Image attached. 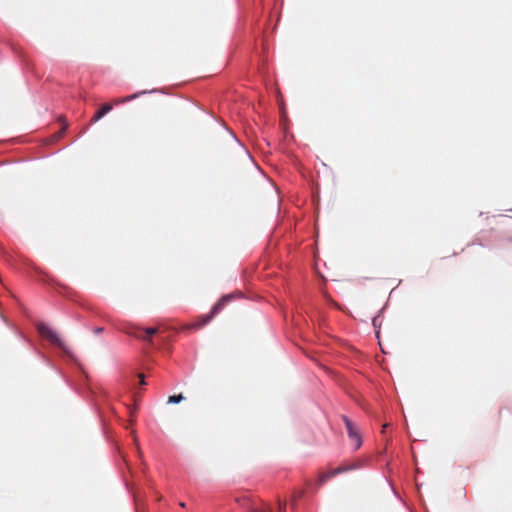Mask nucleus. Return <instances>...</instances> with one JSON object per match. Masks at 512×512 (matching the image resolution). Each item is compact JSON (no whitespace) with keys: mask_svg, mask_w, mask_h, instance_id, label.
Segmentation results:
<instances>
[{"mask_svg":"<svg viewBox=\"0 0 512 512\" xmlns=\"http://www.w3.org/2000/svg\"><path fill=\"white\" fill-rule=\"evenodd\" d=\"M231 299V295L223 296L221 299H219L214 306L212 307L209 314L202 315L198 318V320L190 325L185 326L183 329H200L201 327L208 324L211 319L217 315L220 310L223 308L225 303Z\"/></svg>","mask_w":512,"mask_h":512,"instance_id":"nucleus-1","label":"nucleus"},{"mask_svg":"<svg viewBox=\"0 0 512 512\" xmlns=\"http://www.w3.org/2000/svg\"><path fill=\"white\" fill-rule=\"evenodd\" d=\"M37 330L39 334L50 341L52 344L56 345L57 347L61 348L62 350H66V345L62 341V339L59 337V335L53 331L48 325L44 323H39L37 325Z\"/></svg>","mask_w":512,"mask_h":512,"instance_id":"nucleus-2","label":"nucleus"},{"mask_svg":"<svg viewBox=\"0 0 512 512\" xmlns=\"http://www.w3.org/2000/svg\"><path fill=\"white\" fill-rule=\"evenodd\" d=\"M342 418L345 423L351 445L353 446L354 450H358L362 445V437L360 431L354 422H352L347 416H343Z\"/></svg>","mask_w":512,"mask_h":512,"instance_id":"nucleus-3","label":"nucleus"},{"mask_svg":"<svg viewBox=\"0 0 512 512\" xmlns=\"http://www.w3.org/2000/svg\"><path fill=\"white\" fill-rule=\"evenodd\" d=\"M354 468H356V466L340 465L337 468L329 469L326 472H322V476H321L322 483L324 481L332 479L333 477H335L336 475H338L340 473H344V472L350 471V470H352Z\"/></svg>","mask_w":512,"mask_h":512,"instance_id":"nucleus-4","label":"nucleus"},{"mask_svg":"<svg viewBox=\"0 0 512 512\" xmlns=\"http://www.w3.org/2000/svg\"><path fill=\"white\" fill-rule=\"evenodd\" d=\"M113 109V105L110 103H105L101 106V108L94 114L91 119V123H95L99 121L102 117H104L107 113H109Z\"/></svg>","mask_w":512,"mask_h":512,"instance_id":"nucleus-5","label":"nucleus"},{"mask_svg":"<svg viewBox=\"0 0 512 512\" xmlns=\"http://www.w3.org/2000/svg\"><path fill=\"white\" fill-rule=\"evenodd\" d=\"M251 512H272L269 506L264 507H254ZM276 512H286V502L280 501L278 502V508Z\"/></svg>","mask_w":512,"mask_h":512,"instance_id":"nucleus-6","label":"nucleus"},{"mask_svg":"<svg viewBox=\"0 0 512 512\" xmlns=\"http://www.w3.org/2000/svg\"><path fill=\"white\" fill-rule=\"evenodd\" d=\"M144 93H145V91H142V92L134 93V94L129 95V96H125V97H121V98H116V99L113 100V103L115 105L124 104L126 102H129V101H132V100L138 98L140 95H142Z\"/></svg>","mask_w":512,"mask_h":512,"instance_id":"nucleus-7","label":"nucleus"},{"mask_svg":"<svg viewBox=\"0 0 512 512\" xmlns=\"http://www.w3.org/2000/svg\"><path fill=\"white\" fill-rule=\"evenodd\" d=\"M144 331H145L146 335L142 336L140 334L135 333V336L142 340L151 342V336L154 334H157L159 329L157 327H150V328H146Z\"/></svg>","mask_w":512,"mask_h":512,"instance_id":"nucleus-8","label":"nucleus"},{"mask_svg":"<svg viewBox=\"0 0 512 512\" xmlns=\"http://www.w3.org/2000/svg\"><path fill=\"white\" fill-rule=\"evenodd\" d=\"M303 494V491L299 490V491H295L291 497V508L292 509H295L296 507V502L299 498H301Z\"/></svg>","mask_w":512,"mask_h":512,"instance_id":"nucleus-9","label":"nucleus"},{"mask_svg":"<svg viewBox=\"0 0 512 512\" xmlns=\"http://www.w3.org/2000/svg\"><path fill=\"white\" fill-rule=\"evenodd\" d=\"M183 399H184V396L182 394L172 395V396L168 397L167 402L169 404H176V403L181 402Z\"/></svg>","mask_w":512,"mask_h":512,"instance_id":"nucleus-10","label":"nucleus"},{"mask_svg":"<svg viewBox=\"0 0 512 512\" xmlns=\"http://www.w3.org/2000/svg\"><path fill=\"white\" fill-rule=\"evenodd\" d=\"M66 128H67V124H65V125L63 126V128H62L58 133H56V134L53 136V140H55V141H56V140L60 139V138L64 135V133H65V131H66Z\"/></svg>","mask_w":512,"mask_h":512,"instance_id":"nucleus-11","label":"nucleus"},{"mask_svg":"<svg viewBox=\"0 0 512 512\" xmlns=\"http://www.w3.org/2000/svg\"><path fill=\"white\" fill-rule=\"evenodd\" d=\"M138 378H139V384L140 385H145L146 384L143 374H139Z\"/></svg>","mask_w":512,"mask_h":512,"instance_id":"nucleus-12","label":"nucleus"},{"mask_svg":"<svg viewBox=\"0 0 512 512\" xmlns=\"http://www.w3.org/2000/svg\"><path fill=\"white\" fill-rule=\"evenodd\" d=\"M103 330H104V328H103V327H98V328H96V329L94 330V333L99 334V333H102V332H103Z\"/></svg>","mask_w":512,"mask_h":512,"instance_id":"nucleus-13","label":"nucleus"},{"mask_svg":"<svg viewBox=\"0 0 512 512\" xmlns=\"http://www.w3.org/2000/svg\"><path fill=\"white\" fill-rule=\"evenodd\" d=\"M388 426V424L383 425L382 433H384L385 428Z\"/></svg>","mask_w":512,"mask_h":512,"instance_id":"nucleus-14","label":"nucleus"},{"mask_svg":"<svg viewBox=\"0 0 512 512\" xmlns=\"http://www.w3.org/2000/svg\"><path fill=\"white\" fill-rule=\"evenodd\" d=\"M312 360L317 361L316 357L314 355L310 356Z\"/></svg>","mask_w":512,"mask_h":512,"instance_id":"nucleus-15","label":"nucleus"},{"mask_svg":"<svg viewBox=\"0 0 512 512\" xmlns=\"http://www.w3.org/2000/svg\"><path fill=\"white\" fill-rule=\"evenodd\" d=\"M179 505H180L181 507H183V508L185 507V503H184V502H181Z\"/></svg>","mask_w":512,"mask_h":512,"instance_id":"nucleus-16","label":"nucleus"}]
</instances>
